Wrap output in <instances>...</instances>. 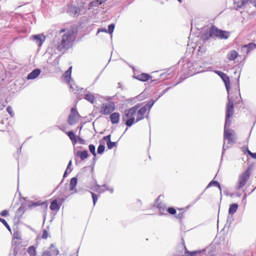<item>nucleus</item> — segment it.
Segmentation results:
<instances>
[{
    "label": "nucleus",
    "mask_w": 256,
    "mask_h": 256,
    "mask_svg": "<svg viewBox=\"0 0 256 256\" xmlns=\"http://www.w3.org/2000/svg\"><path fill=\"white\" fill-rule=\"evenodd\" d=\"M236 140L237 136L234 130L230 129V130H224L222 156L224 154L226 150L228 148L229 146L228 145L234 144L236 142Z\"/></svg>",
    "instance_id": "1"
},
{
    "label": "nucleus",
    "mask_w": 256,
    "mask_h": 256,
    "mask_svg": "<svg viewBox=\"0 0 256 256\" xmlns=\"http://www.w3.org/2000/svg\"><path fill=\"white\" fill-rule=\"evenodd\" d=\"M140 106V104H137L130 108L126 110L124 114L122 115V120L125 122L126 125L128 126H131L134 122V116L138 108Z\"/></svg>",
    "instance_id": "2"
},
{
    "label": "nucleus",
    "mask_w": 256,
    "mask_h": 256,
    "mask_svg": "<svg viewBox=\"0 0 256 256\" xmlns=\"http://www.w3.org/2000/svg\"><path fill=\"white\" fill-rule=\"evenodd\" d=\"M228 102L226 106V116L224 130H230V128H228L231 124V120L230 118H232L234 114V100L232 98L230 97L229 95L228 96Z\"/></svg>",
    "instance_id": "3"
},
{
    "label": "nucleus",
    "mask_w": 256,
    "mask_h": 256,
    "mask_svg": "<svg viewBox=\"0 0 256 256\" xmlns=\"http://www.w3.org/2000/svg\"><path fill=\"white\" fill-rule=\"evenodd\" d=\"M72 32H68L64 34L60 42H57L56 45V50L58 52H62L63 50L67 49L69 47L70 43L72 40Z\"/></svg>",
    "instance_id": "4"
},
{
    "label": "nucleus",
    "mask_w": 256,
    "mask_h": 256,
    "mask_svg": "<svg viewBox=\"0 0 256 256\" xmlns=\"http://www.w3.org/2000/svg\"><path fill=\"white\" fill-rule=\"evenodd\" d=\"M251 170V166H249L243 173L239 176L238 183L236 186L237 189H240L245 186L250 178Z\"/></svg>",
    "instance_id": "5"
},
{
    "label": "nucleus",
    "mask_w": 256,
    "mask_h": 256,
    "mask_svg": "<svg viewBox=\"0 0 256 256\" xmlns=\"http://www.w3.org/2000/svg\"><path fill=\"white\" fill-rule=\"evenodd\" d=\"M196 66V64H194L190 61H188L183 66V71L184 75L190 76H192L194 74L198 73V72H197L196 70H194Z\"/></svg>",
    "instance_id": "6"
},
{
    "label": "nucleus",
    "mask_w": 256,
    "mask_h": 256,
    "mask_svg": "<svg viewBox=\"0 0 256 256\" xmlns=\"http://www.w3.org/2000/svg\"><path fill=\"white\" fill-rule=\"evenodd\" d=\"M114 110L115 106L114 104L112 102H108L102 104L100 112L104 115H108L114 111Z\"/></svg>",
    "instance_id": "7"
},
{
    "label": "nucleus",
    "mask_w": 256,
    "mask_h": 256,
    "mask_svg": "<svg viewBox=\"0 0 256 256\" xmlns=\"http://www.w3.org/2000/svg\"><path fill=\"white\" fill-rule=\"evenodd\" d=\"M215 72L218 75L220 78L222 79V81L224 83L226 88V91L228 92V94H229L230 86V78L228 76H226V74L218 70H216Z\"/></svg>",
    "instance_id": "8"
},
{
    "label": "nucleus",
    "mask_w": 256,
    "mask_h": 256,
    "mask_svg": "<svg viewBox=\"0 0 256 256\" xmlns=\"http://www.w3.org/2000/svg\"><path fill=\"white\" fill-rule=\"evenodd\" d=\"M81 9L79 6L69 5L68 6V12L72 17L74 18L79 16Z\"/></svg>",
    "instance_id": "9"
},
{
    "label": "nucleus",
    "mask_w": 256,
    "mask_h": 256,
    "mask_svg": "<svg viewBox=\"0 0 256 256\" xmlns=\"http://www.w3.org/2000/svg\"><path fill=\"white\" fill-rule=\"evenodd\" d=\"M31 39L34 41L38 46H40L45 40L46 38L42 34H36L32 36Z\"/></svg>",
    "instance_id": "10"
},
{
    "label": "nucleus",
    "mask_w": 256,
    "mask_h": 256,
    "mask_svg": "<svg viewBox=\"0 0 256 256\" xmlns=\"http://www.w3.org/2000/svg\"><path fill=\"white\" fill-rule=\"evenodd\" d=\"M147 110V108H146V106H144L142 107L138 112L137 116L136 122H138V121L142 120L144 118V115L145 114Z\"/></svg>",
    "instance_id": "11"
},
{
    "label": "nucleus",
    "mask_w": 256,
    "mask_h": 256,
    "mask_svg": "<svg viewBox=\"0 0 256 256\" xmlns=\"http://www.w3.org/2000/svg\"><path fill=\"white\" fill-rule=\"evenodd\" d=\"M41 70L40 69L36 68L34 70L31 72H30L28 76V80H34L37 78L40 74Z\"/></svg>",
    "instance_id": "12"
},
{
    "label": "nucleus",
    "mask_w": 256,
    "mask_h": 256,
    "mask_svg": "<svg viewBox=\"0 0 256 256\" xmlns=\"http://www.w3.org/2000/svg\"><path fill=\"white\" fill-rule=\"evenodd\" d=\"M120 114L118 112H114L110 114V118L112 124H116L120 121Z\"/></svg>",
    "instance_id": "13"
},
{
    "label": "nucleus",
    "mask_w": 256,
    "mask_h": 256,
    "mask_svg": "<svg viewBox=\"0 0 256 256\" xmlns=\"http://www.w3.org/2000/svg\"><path fill=\"white\" fill-rule=\"evenodd\" d=\"M221 30H218L216 26H212L210 28V36L212 37H218Z\"/></svg>",
    "instance_id": "14"
},
{
    "label": "nucleus",
    "mask_w": 256,
    "mask_h": 256,
    "mask_svg": "<svg viewBox=\"0 0 256 256\" xmlns=\"http://www.w3.org/2000/svg\"><path fill=\"white\" fill-rule=\"evenodd\" d=\"M134 78L140 81L146 82L148 80L151 76L148 74L142 73L136 76H134Z\"/></svg>",
    "instance_id": "15"
},
{
    "label": "nucleus",
    "mask_w": 256,
    "mask_h": 256,
    "mask_svg": "<svg viewBox=\"0 0 256 256\" xmlns=\"http://www.w3.org/2000/svg\"><path fill=\"white\" fill-rule=\"evenodd\" d=\"M76 156L80 157L82 160H84L88 158V154L86 150L78 151L76 153Z\"/></svg>",
    "instance_id": "16"
},
{
    "label": "nucleus",
    "mask_w": 256,
    "mask_h": 256,
    "mask_svg": "<svg viewBox=\"0 0 256 256\" xmlns=\"http://www.w3.org/2000/svg\"><path fill=\"white\" fill-rule=\"evenodd\" d=\"M238 54L235 50H230L227 54V58L230 60H234L238 56Z\"/></svg>",
    "instance_id": "17"
},
{
    "label": "nucleus",
    "mask_w": 256,
    "mask_h": 256,
    "mask_svg": "<svg viewBox=\"0 0 256 256\" xmlns=\"http://www.w3.org/2000/svg\"><path fill=\"white\" fill-rule=\"evenodd\" d=\"M104 2V0H94L89 4V8L94 7H98Z\"/></svg>",
    "instance_id": "18"
},
{
    "label": "nucleus",
    "mask_w": 256,
    "mask_h": 256,
    "mask_svg": "<svg viewBox=\"0 0 256 256\" xmlns=\"http://www.w3.org/2000/svg\"><path fill=\"white\" fill-rule=\"evenodd\" d=\"M66 134L68 136L70 139L72 140L74 145L77 142L76 136L74 134V132L72 131H70L66 132Z\"/></svg>",
    "instance_id": "19"
},
{
    "label": "nucleus",
    "mask_w": 256,
    "mask_h": 256,
    "mask_svg": "<svg viewBox=\"0 0 256 256\" xmlns=\"http://www.w3.org/2000/svg\"><path fill=\"white\" fill-rule=\"evenodd\" d=\"M45 204V202H41L40 201H37V202H32L30 201L28 202V207L29 208L31 209L32 208L36 207L37 206H39L40 205Z\"/></svg>",
    "instance_id": "20"
},
{
    "label": "nucleus",
    "mask_w": 256,
    "mask_h": 256,
    "mask_svg": "<svg viewBox=\"0 0 256 256\" xmlns=\"http://www.w3.org/2000/svg\"><path fill=\"white\" fill-rule=\"evenodd\" d=\"M84 98L92 104H94L96 101V98L91 93L86 94L84 96Z\"/></svg>",
    "instance_id": "21"
},
{
    "label": "nucleus",
    "mask_w": 256,
    "mask_h": 256,
    "mask_svg": "<svg viewBox=\"0 0 256 256\" xmlns=\"http://www.w3.org/2000/svg\"><path fill=\"white\" fill-rule=\"evenodd\" d=\"M238 208V205L236 204H233L230 206V208L228 209V214L229 215H232L234 214Z\"/></svg>",
    "instance_id": "22"
},
{
    "label": "nucleus",
    "mask_w": 256,
    "mask_h": 256,
    "mask_svg": "<svg viewBox=\"0 0 256 256\" xmlns=\"http://www.w3.org/2000/svg\"><path fill=\"white\" fill-rule=\"evenodd\" d=\"M50 208L52 210H58L60 208V206L58 204L57 200H54L51 202Z\"/></svg>",
    "instance_id": "23"
},
{
    "label": "nucleus",
    "mask_w": 256,
    "mask_h": 256,
    "mask_svg": "<svg viewBox=\"0 0 256 256\" xmlns=\"http://www.w3.org/2000/svg\"><path fill=\"white\" fill-rule=\"evenodd\" d=\"M28 253L30 256H36V247L34 246H30L27 250Z\"/></svg>",
    "instance_id": "24"
},
{
    "label": "nucleus",
    "mask_w": 256,
    "mask_h": 256,
    "mask_svg": "<svg viewBox=\"0 0 256 256\" xmlns=\"http://www.w3.org/2000/svg\"><path fill=\"white\" fill-rule=\"evenodd\" d=\"M210 29L204 30L201 34V37L204 40H208L210 38H212V36H210Z\"/></svg>",
    "instance_id": "25"
},
{
    "label": "nucleus",
    "mask_w": 256,
    "mask_h": 256,
    "mask_svg": "<svg viewBox=\"0 0 256 256\" xmlns=\"http://www.w3.org/2000/svg\"><path fill=\"white\" fill-rule=\"evenodd\" d=\"M26 210V208L24 204H22L16 211V216H21L24 212Z\"/></svg>",
    "instance_id": "26"
},
{
    "label": "nucleus",
    "mask_w": 256,
    "mask_h": 256,
    "mask_svg": "<svg viewBox=\"0 0 256 256\" xmlns=\"http://www.w3.org/2000/svg\"><path fill=\"white\" fill-rule=\"evenodd\" d=\"M58 254V250L50 252V250H45L42 253V256H55Z\"/></svg>",
    "instance_id": "27"
},
{
    "label": "nucleus",
    "mask_w": 256,
    "mask_h": 256,
    "mask_svg": "<svg viewBox=\"0 0 256 256\" xmlns=\"http://www.w3.org/2000/svg\"><path fill=\"white\" fill-rule=\"evenodd\" d=\"M77 178L75 177L71 178L70 184V190H75V188L77 184Z\"/></svg>",
    "instance_id": "28"
},
{
    "label": "nucleus",
    "mask_w": 256,
    "mask_h": 256,
    "mask_svg": "<svg viewBox=\"0 0 256 256\" xmlns=\"http://www.w3.org/2000/svg\"><path fill=\"white\" fill-rule=\"evenodd\" d=\"M212 186H217L220 190V194H222L221 186H220V184L218 183V182L217 181H215V180H212L208 184L206 188H208Z\"/></svg>",
    "instance_id": "29"
},
{
    "label": "nucleus",
    "mask_w": 256,
    "mask_h": 256,
    "mask_svg": "<svg viewBox=\"0 0 256 256\" xmlns=\"http://www.w3.org/2000/svg\"><path fill=\"white\" fill-rule=\"evenodd\" d=\"M76 118L74 116L70 114L68 120V124L70 126L74 125L76 122Z\"/></svg>",
    "instance_id": "30"
},
{
    "label": "nucleus",
    "mask_w": 256,
    "mask_h": 256,
    "mask_svg": "<svg viewBox=\"0 0 256 256\" xmlns=\"http://www.w3.org/2000/svg\"><path fill=\"white\" fill-rule=\"evenodd\" d=\"M72 66H70L64 74V76L65 78L68 80V83L70 84V75L72 73Z\"/></svg>",
    "instance_id": "31"
},
{
    "label": "nucleus",
    "mask_w": 256,
    "mask_h": 256,
    "mask_svg": "<svg viewBox=\"0 0 256 256\" xmlns=\"http://www.w3.org/2000/svg\"><path fill=\"white\" fill-rule=\"evenodd\" d=\"M247 4V0H242L240 1H238L236 3V10H238V8H243L244 6H246Z\"/></svg>",
    "instance_id": "32"
},
{
    "label": "nucleus",
    "mask_w": 256,
    "mask_h": 256,
    "mask_svg": "<svg viewBox=\"0 0 256 256\" xmlns=\"http://www.w3.org/2000/svg\"><path fill=\"white\" fill-rule=\"evenodd\" d=\"M229 32L226 31L221 30L218 36V38L224 39H226L229 36Z\"/></svg>",
    "instance_id": "33"
},
{
    "label": "nucleus",
    "mask_w": 256,
    "mask_h": 256,
    "mask_svg": "<svg viewBox=\"0 0 256 256\" xmlns=\"http://www.w3.org/2000/svg\"><path fill=\"white\" fill-rule=\"evenodd\" d=\"M201 252L200 250H196L192 252H189L186 250L185 252L186 256H196L197 254H200Z\"/></svg>",
    "instance_id": "34"
},
{
    "label": "nucleus",
    "mask_w": 256,
    "mask_h": 256,
    "mask_svg": "<svg viewBox=\"0 0 256 256\" xmlns=\"http://www.w3.org/2000/svg\"><path fill=\"white\" fill-rule=\"evenodd\" d=\"M156 207L159 209L160 213H162V212L165 211L166 210V206L165 204H162V202L158 203L157 204Z\"/></svg>",
    "instance_id": "35"
},
{
    "label": "nucleus",
    "mask_w": 256,
    "mask_h": 256,
    "mask_svg": "<svg viewBox=\"0 0 256 256\" xmlns=\"http://www.w3.org/2000/svg\"><path fill=\"white\" fill-rule=\"evenodd\" d=\"M88 148L90 152L94 156L96 157V147L94 144H90L88 146Z\"/></svg>",
    "instance_id": "36"
},
{
    "label": "nucleus",
    "mask_w": 256,
    "mask_h": 256,
    "mask_svg": "<svg viewBox=\"0 0 256 256\" xmlns=\"http://www.w3.org/2000/svg\"><path fill=\"white\" fill-rule=\"evenodd\" d=\"M14 254V256H18V254L20 251V248H21V246H14L12 247Z\"/></svg>",
    "instance_id": "37"
},
{
    "label": "nucleus",
    "mask_w": 256,
    "mask_h": 256,
    "mask_svg": "<svg viewBox=\"0 0 256 256\" xmlns=\"http://www.w3.org/2000/svg\"><path fill=\"white\" fill-rule=\"evenodd\" d=\"M95 182H96L95 186L94 187L92 188L91 189H92L95 191L98 192H102L105 191V190H101L100 185L96 184V180H95Z\"/></svg>",
    "instance_id": "38"
},
{
    "label": "nucleus",
    "mask_w": 256,
    "mask_h": 256,
    "mask_svg": "<svg viewBox=\"0 0 256 256\" xmlns=\"http://www.w3.org/2000/svg\"><path fill=\"white\" fill-rule=\"evenodd\" d=\"M105 146L104 144H100L97 149V152L98 154H102L104 151Z\"/></svg>",
    "instance_id": "39"
},
{
    "label": "nucleus",
    "mask_w": 256,
    "mask_h": 256,
    "mask_svg": "<svg viewBox=\"0 0 256 256\" xmlns=\"http://www.w3.org/2000/svg\"><path fill=\"white\" fill-rule=\"evenodd\" d=\"M246 45L248 48V50H249V52H250L252 50L256 48V44L254 42H252V43L248 44Z\"/></svg>",
    "instance_id": "40"
},
{
    "label": "nucleus",
    "mask_w": 256,
    "mask_h": 256,
    "mask_svg": "<svg viewBox=\"0 0 256 256\" xmlns=\"http://www.w3.org/2000/svg\"><path fill=\"white\" fill-rule=\"evenodd\" d=\"M13 239H16L17 240H21V234L18 231L14 232L13 234Z\"/></svg>",
    "instance_id": "41"
},
{
    "label": "nucleus",
    "mask_w": 256,
    "mask_h": 256,
    "mask_svg": "<svg viewBox=\"0 0 256 256\" xmlns=\"http://www.w3.org/2000/svg\"><path fill=\"white\" fill-rule=\"evenodd\" d=\"M156 102V100H150V101H149L147 104L145 106H146V108H147V107L148 108L149 110H150L152 106Z\"/></svg>",
    "instance_id": "42"
},
{
    "label": "nucleus",
    "mask_w": 256,
    "mask_h": 256,
    "mask_svg": "<svg viewBox=\"0 0 256 256\" xmlns=\"http://www.w3.org/2000/svg\"><path fill=\"white\" fill-rule=\"evenodd\" d=\"M116 145V142H112L110 141L108 142H107V146L108 149L111 150Z\"/></svg>",
    "instance_id": "43"
},
{
    "label": "nucleus",
    "mask_w": 256,
    "mask_h": 256,
    "mask_svg": "<svg viewBox=\"0 0 256 256\" xmlns=\"http://www.w3.org/2000/svg\"><path fill=\"white\" fill-rule=\"evenodd\" d=\"M0 222L5 226L9 231H10V228L4 219L0 218Z\"/></svg>",
    "instance_id": "44"
},
{
    "label": "nucleus",
    "mask_w": 256,
    "mask_h": 256,
    "mask_svg": "<svg viewBox=\"0 0 256 256\" xmlns=\"http://www.w3.org/2000/svg\"><path fill=\"white\" fill-rule=\"evenodd\" d=\"M114 26H115L114 24L108 25V32L110 34H112L113 32Z\"/></svg>",
    "instance_id": "45"
},
{
    "label": "nucleus",
    "mask_w": 256,
    "mask_h": 256,
    "mask_svg": "<svg viewBox=\"0 0 256 256\" xmlns=\"http://www.w3.org/2000/svg\"><path fill=\"white\" fill-rule=\"evenodd\" d=\"M71 114H70V115H73V116H79V114H78V112L76 110V109L74 108H71Z\"/></svg>",
    "instance_id": "46"
},
{
    "label": "nucleus",
    "mask_w": 256,
    "mask_h": 256,
    "mask_svg": "<svg viewBox=\"0 0 256 256\" xmlns=\"http://www.w3.org/2000/svg\"><path fill=\"white\" fill-rule=\"evenodd\" d=\"M90 194H92L94 205V206L98 199V196L92 192H90Z\"/></svg>",
    "instance_id": "47"
},
{
    "label": "nucleus",
    "mask_w": 256,
    "mask_h": 256,
    "mask_svg": "<svg viewBox=\"0 0 256 256\" xmlns=\"http://www.w3.org/2000/svg\"><path fill=\"white\" fill-rule=\"evenodd\" d=\"M241 52L244 54H248L249 50H248V48L246 45H244L241 48Z\"/></svg>",
    "instance_id": "48"
},
{
    "label": "nucleus",
    "mask_w": 256,
    "mask_h": 256,
    "mask_svg": "<svg viewBox=\"0 0 256 256\" xmlns=\"http://www.w3.org/2000/svg\"><path fill=\"white\" fill-rule=\"evenodd\" d=\"M167 212L171 214H176V210L172 207L168 208L167 209Z\"/></svg>",
    "instance_id": "49"
},
{
    "label": "nucleus",
    "mask_w": 256,
    "mask_h": 256,
    "mask_svg": "<svg viewBox=\"0 0 256 256\" xmlns=\"http://www.w3.org/2000/svg\"><path fill=\"white\" fill-rule=\"evenodd\" d=\"M20 243L21 242L18 241V240H12V247L14 246H20Z\"/></svg>",
    "instance_id": "50"
},
{
    "label": "nucleus",
    "mask_w": 256,
    "mask_h": 256,
    "mask_svg": "<svg viewBox=\"0 0 256 256\" xmlns=\"http://www.w3.org/2000/svg\"><path fill=\"white\" fill-rule=\"evenodd\" d=\"M6 111L8 112V113L12 117H13L14 116V113L12 110V108L10 106H8L6 108Z\"/></svg>",
    "instance_id": "51"
},
{
    "label": "nucleus",
    "mask_w": 256,
    "mask_h": 256,
    "mask_svg": "<svg viewBox=\"0 0 256 256\" xmlns=\"http://www.w3.org/2000/svg\"><path fill=\"white\" fill-rule=\"evenodd\" d=\"M48 236V232L46 230H44L42 232V238L43 239L47 238Z\"/></svg>",
    "instance_id": "52"
},
{
    "label": "nucleus",
    "mask_w": 256,
    "mask_h": 256,
    "mask_svg": "<svg viewBox=\"0 0 256 256\" xmlns=\"http://www.w3.org/2000/svg\"><path fill=\"white\" fill-rule=\"evenodd\" d=\"M8 214V210H5L0 212V215L2 216H6Z\"/></svg>",
    "instance_id": "53"
},
{
    "label": "nucleus",
    "mask_w": 256,
    "mask_h": 256,
    "mask_svg": "<svg viewBox=\"0 0 256 256\" xmlns=\"http://www.w3.org/2000/svg\"><path fill=\"white\" fill-rule=\"evenodd\" d=\"M110 137H111L110 134H109V135L104 136L103 138V140L106 141V143H107V142H108L110 141H111Z\"/></svg>",
    "instance_id": "54"
},
{
    "label": "nucleus",
    "mask_w": 256,
    "mask_h": 256,
    "mask_svg": "<svg viewBox=\"0 0 256 256\" xmlns=\"http://www.w3.org/2000/svg\"><path fill=\"white\" fill-rule=\"evenodd\" d=\"M142 96L141 94H140V95L138 96H136V98H132L129 99V100H128V102H129V101H130H130H132V100H135L136 98H137V99H138V100H142Z\"/></svg>",
    "instance_id": "55"
},
{
    "label": "nucleus",
    "mask_w": 256,
    "mask_h": 256,
    "mask_svg": "<svg viewBox=\"0 0 256 256\" xmlns=\"http://www.w3.org/2000/svg\"><path fill=\"white\" fill-rule=\"evenodd\" d=\"M78 140L80 144H85V140L82 139V138L78 137Z\"/></svg>",
    "instance_id": "56"
},
{
    "label": "nucleus",
    "mask_w": 256,
    "mask_h": 256,
    "mask_svg": "<svg viewBox=\"0 0 256 256\" xmlns=\"http://www.w3.org/2000/svg\"><path fill=\"white\" fill-rule=\"evenodd\" d=\"M232 215H229L228 214V220H227V222H230V224L232 222L233 220V218L232 217Z\"/></svg>",
    "instance_id": "57"
},
{
    "label": "nucleus",
    "mask_w": 256,
    "mask_h": 256,
    "mask_svg": "<svg viewBox=\"0 0 256 256\" xmlns=\"http://www.w3.org/2000/svg\"><path fill=\"white\" fill-rule=\"evenodd\" d=\"M72 160H70L69 162L68 166H67V170L70 169V172H71V171L72 170V169H70V166H72Z\"/></svg>",
    "instance_id": "58"
},
{
    "label": "nucleus",
    "mask_w": 256,
    "mask_h": 256,
    "mask_svg": "<svg viewBox=\"0 0 256 256\" xmlns=\"http://www.w3.org/2000/svg\"><path fill=\"white\" fill-rule=\"evenodd\" d=\"M55 250H57L56 248H55L53 244H52L50 247V251H55Z\"/></svg>",
    "instance_id": "59"
},
{
    "label": "nucleus",
    "mask_w": 256,
    "mask_h": 256,
    "mask_svg": "<svg viewBox=\"0 0 256 256\" xmlns=\"http://www.w3.org/2000/svg\"><path fill=\"white\" fill-rule=\"evenodd\" d=\"M250 156L253 158L256 159V153H251Z\"/></svg>",
    "instance_id": "60"
},
{
    "label": "nucleus",
    "mask_w": 256,
    "mask_h": 256,
    "mask_svg": "<svg viewBox=\"0 0 256 256\" xmlns=\"http://www.w3.org/2000/svg\"><path fill=\"white\" fill-rule=\"evenodd\" d=\"M182 216V214L180 213L176 216V217L178 218H181Z\"/></svg>",
    "instance_id": "61"
},
{
    "label": "nucleus",
    "mask_w": 256,
    "mask_h": 256,
    "mask_svg": "<svg viewBox=\"0 0 256 256\" xmlns=\"http://www.w3.org/2000/svg\"><path fill=\"white\" fill-rule=\"evenodd\" d=\"M106 190L110 191V193H112L114 192V189L112 188H107Z\"/></svg>",
    "instance_id": "62"
},
{
    "label": "nucleus",
    "mask_w": 256,
    "mask_h": 256,
    "mask_svg": "<svg viewBox=\"0 0 256 256\" xmlns=\"http://www.w3.org/2000/svg\"><path fill=\"white\" fill-rule=\"evenodd\" d=\"M170 88H166V89H164V90L162 91V92L164 94H165V93H166V92L168 90H170Z\"/></svg>",
    "instance_id": "63"
},
{
    "label": "nucleus",
    "mask_w": 256,
    "mask_h": 256,
    "mask_svg": "<svg viewBox=\"0 0 256 256\" xmlns=\"http://www.w3.org/2000/svg\"><path fill=\"white\" fill-rule=\"evenodd\" d=\"M252 4L256 7V0H251Z\"/></svg>",
    "instance_id": "64"
}]
</instances>
